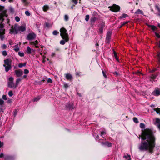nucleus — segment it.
I'll return each instance as SVG.
<instances>
[{
    "mask_svg": "<svg viewBox=\"0 0 160 160\" xmlns=\"http://www.w3.org/2000/svg\"><path fill=\"white\" fill-rule=\"evenodd\" d=\"M142 142L139 149L141 151H146L152 153L155 146V139L152 131L150 129H145L142 133Z\"/></svg>",
    "mask_w": 160,
    "mask_h": 160,
    "instance_id": "nucleus-1",
    "label": "nucleus"
},
{
    "mask_svg": "<svg viewBox=\"0 0 160 160\" xmlns=\"http://www.w3.org/2000/svg\"><path fill=\"white\" fill-rule=\"evenodd\" d=\"M60 36L62 38H69L67 30L64 28H62L60 29Z\"/></svg>",
    "mask_w": 160,
    "mask_h": 160,
    "instance_id": "nucleus-2",
    "label": "nucleus"
},
{
    "mask_svg": "<svg viewBox=\"0 0 160 160\" xmlns=\"http://www.w3.org/2000/svg\"><path fill=\"white\" fill-rule=\"evenodd\" d=\"M4 25L2 23H0V39L3 40L4 38V35L5 34V29H4Z\"/></svg>",
    "mask_w": 160,
    "mask_h": 160,
    "instance_id": "nucleus-3",
    "label": "nucleus"
},
{
    "mask_svg": "<svg viewBox=\"0 0 160 160\" xmlns=\"http://www.w3.org/2000/svg\"><path fill=\"white\" fill-rule=\"evenodd\" d=\"M108 8L113 12H117L120 10V8L119 6L115 4H113L112 6H109Z\"/></svg>",
    "mask_w": 160,
    "mask_h": 160,
    "instance_id": "nucleus-4",
    "label": "nucleus"
},
{
    "mask_svg": "<svg viewBox=\"0 0 160 160\" xmlns=\"http://www.w3.org/2000/svg\"><path fill=\"white\" fill-rule=\"evenodd\" d=\"M9 81L8 82V87L9 88H14L15 85L13 83V78L12 77H10L8 79Z\"/></svg>",
    "mask_w": 160,
    "mask_h": 160,
    "instance_id": "nucleus-5",
    "label": "nucleus"
},
{
    "mask_svg": "<svg viewBox=\"0 0 160 160\" xmlns=\"http://www.w3.org/2000/svg\"><path fill=\"white\" fill-rule=\"evenodd\" d=\"M102 139H100L98 142L101 143V144L104 146H107L108 147H111L112 146V143L108 141L105 142H102L101 141Z\"/></svg>",
    "mask_w": 160,
    "mask_h": 160,
    "instance_id": "nucleus-6",
    "label": "nucleus"
},
{
    "mask_svg": "<svg viewBox=\"0 0 160 160\" xmlns=\"http://www.w3.org/2000/svg\"><path fill=\"white\" fill-rule=\"evenodd\" d=\"M75 106L72 102H68L65 105V108L66 110H72L74 109Z\"/></svg>",
    "mask_w": 160,
    "mask_h": 160,
    "instance_id": "nucleus-7",
    "label": "nucleus"
},
{
    "mask_svg": "<svg viewBox=\"0 0 160 160\" xmlns=\"http://www.w3.org/2000/svg\"><path fill=\"white\" fill-rule=\"evenodd\" d=\"M36 37L35 34L34 33H29L27 36V39L28 40H32Z\"/></svg>",
    "mask_w": 160,
    "mask_h": 160,
    "instance_id": "nucleus-8",
    "label": "nucleus"
},
{
    "mask_svg": "<svg viewBox=\"0 0 160 160\" xmlns=\"http://www.w3.org/2000/svg\"><path fill=\"white\" fill-rule=\"evenodd\" d=\"M154 57L159 65H160V51L158 52L157 53L154 55Z\"/></svg>",
    "mask_w": 160,
    "mask_h": 160,
    "instance_id": "nucleus-9",
    "label": "nucleus"
},
{
    "mask_svg": "<svg viewBox=\"0 0 160 160\" xmlns=\"http://www.w3.org/2000/svg\"><path fill=\"white\" fill-rule=\"evenodd\" d=\"M15 72L17 77H20L23 74L22 71L20 69L15 70Z\"/></svg>",
    "mask_w": 160,
    "mask_h": 160,
    "instance_id": "nucleus-10",
    "label": "nucleus"
},
{
    "mask_svg": "<svg viewBox=\"0 0 160 160\" xmlns=\"http://www.w3.org/2000/svg\"><path fill=\"white\" fill-rule=\"evenodd\" d=\"M10 33L12 34L13 33H14L15 34H17L18 33V30L16 29V27L13 28V26H12L11 27V28L10 29Z\"/></svg>",
    "mask_w": 160,
    "mask_h": 160,
    "instance_id": "nucleus-11",
    "label": "nucleus"
},
{
    "mask_svg": "<svg viewBox=\"0 0 160 160\" xmlns=\"http://www.w3.org/2000/svg\"><path fill=\"white\" fill-rule=\"evenodd\" d=\"M63 40H61L60 42V43L62 45H64L65 44L66 42H68L69 40V38H62Z\"/></svg>",
    "mask_w": 160,
    "mask_h": 160,
    "instance_id": "nucleus-12",
    "label": "nucleus"
},
{
    "mask_svg": "<svg viewBox=\"0 0 160 160\" xmlns=\"http://www.w3.org/2000/svg\"><path fill=\"white\" fill-rule=\"evenodd\" d=\"M153 94L156 96H158L160 95V90L157 88L153 92Z\"/></svg>",
    "mask_w": 160,
    "mask_h": 160,
    "instance_id": "nucleus-13",
    "label": "nucleus"
},
{
    "mask_svg": "<svg viewBox=\"0 0 160 160\" xmlns=\"http://www.w3.org/2000/svg\"><path fill=\"white\" fill-rule=\"evenodd\" d=\"M66 78L68 80L70 81L72 79V76L70 73H66L65 74Z\"/></svg>",
    "mask_w": 160,
    "mask_h": 160,
    "instance_id": "nucleus-14",
    "label": "nucleus"
},
{
    "mask_svg": "<svg viewBox=\"0 0 160 160\" xmlns=\"http://www.w3.org/2000/svg\"><path fill=\"white\" fill-rule=\"evenodd\" d=\"M4 62L5 63V65L7 66H11L12 61L8 59L4 60Z\"/></svg>",
    "mask_w": 160,
    "mask_h": 160,
    "instance_id": "nucleus-15",
    "label": "nucleus"
},
{
    "mask_svg": "<svg viewBox=\"0 0 160 160\" xmlns=\"http://www.w3.org/2000/svg\"><path fill=\"white\" fill-rule=\"evenodd\" d=\"M112 34L111 31H109L107 32L106 39L111 40V36Z\"/></svg>",
    "mask_w": 160,
    "mask_h": 160,
    "instance_id": "nucleus-16",
    "label": "nucleus"
},
{
    "mask_svg": "<svg viewBox=\"0 0 160 160\" xmlns=\"http://www.w3.org/2000/svg\"><path fill=\"white\" fill-rule=\"evenodd\" d=\"M158 75V72H155L151 75V78L152 79H154L156 78V77Z\"/></svg>",
    "mask_w": 160,
    "mask_h": 160,
    "instance_id": "nucleus-17",
    "label": "nucleus"
},
{
    "mask_svg": "<svg viewBox=\"0 0 160 160\" xmlns=\"http://www.w3.org/2000/svg\"><path fill=\"white\" fill-rule=\"evenodd\" d=\"M155 9L157 10L158 12V13H156L157 15L160 17V8L158 5H156L155 6Z\"/></svg>",
    "mask_w": 160,
    "mask_h": 160,
    "instance_id": "nucleus-18",
    "label": "nucleus"
},
{
    "mask_svg": "<svg viewBox=\"0 0 160 160\" xmlns=\"http://www.w3.org/2000/svg\"><path fill=\"white\" fill-rule=\"evenodd\" d=\"M0 15L3 17L5 16L7 17L8 16V15L7 14V11L5 10L3 11L2 12L0 13Z\"/></svg>",
    "mask_w": 160,
    "mask_h": 160,
    "instance_id": "nucleus-19",
    "label": "nucleus"
},
{
    "mask_svg": "<svg viewBox=\"0 0 160 160\" xmlns=\"http://www.w3.org/2000/svg\"><path fill=\"white\" fill-rule=\"evenodd\" d=\"M21 79L20 78H18L16 82L15 85V87L14 88H17V87L18 86L19 82H20L21 81Z\"/></svg>",
    "mask_w": 160,
    "mask_h": 160,
    "instance_id": "nucleus-20",
    "label": "nucleus"
},
{
    "mask_svg": "<svg viewBox=\"0 0 160 160\" xmlns=\"http://www.w3.org/2000/svg\"><path fill=\"white\" fill-rule=\"evenodd\" d=\"M18 30L22 32H23L25 31L26 28L23 26H20L18 28Z\"/></svg>",
    "mask_w": 160,
    "mask_h": 160,
    "instance_id": "nucleus-21",
    "label": "nucleus"
},
{
    "mask_svg": "<svg viewBox=\"0 0 160 160\" xmlns=\"http://www.w3.org/2000/svg\"><path fill=\"white\" fill-rule=\"evenodd\" d=\"M135 13L136 14H141L142 15H143V12L141 10L138 9L136 12H135Z\"/></svg>",
    "mask_w": 160,
    "mask_h": 160,
    "instance_id": "nucleus-22",
    "label": "nucleus"
},
{
    "mask_svg": "<svg viewBox=\"0 0 160 160\" xmlns=\"http://www.w3.org/2000/svg\"><path fill=\"white\" fill-rule=\"evenodd\" d=\"M3 66L5 67V71L6 72H8L12 68L11 66H6V65L4 64L3 65Z\"/></svg>",
    "mask_w": 160,
    "mask_h": 160,
    "instance_id": "nucleus-23",
    "label": "nucleus"
},
{
    "mask_svg": "<svg viewBox=\"0 0 160 160\" xmlns=\"http://www.w3.org/2000/svg\"><path fill=\"white\" fill-rule=\"evenodd\" d=\"M12 158V156L9 155H6L4 157L5 160H10Z\"/></svg>",
    "mask_w": 160,
    "mask_h": 160,
    "instance_id": "nucleus-24",
    "label": "nucleus"
},
{
    "mask_svg": "<svg viewBox=\"0 0 160 160\" xmlns=\"http://www.w3.org/2000/svg\"><path fill=\"white\" fill-rule=\"evenodd\" d=\"M149 27L151 28V29L152 31H155V30H156L157 29H158V28L155 26L153 25H149L148 26Z\"/></svg>",
    "mask_w": 160,
    "mask_h": 160,
    "instance_id": "nucleus-25",
    "label": "nucleus"
},
{
    "mask_svg": "<svg viewBox=\"0 0 160 160\" xmlns=\"http://www.w3.org/2000/svg\"><path fill=\"white\" fill-rule=\"evenodd\" d=\"M49 8L48 6V5H44L43 7V10L44 12H46Z\"/></svg>",
    "mask_w": 160,
    "mask_h": 160,
    "instance_id": "nucleus-26",
    "label": "nucleus"
},
{
    "mask_svg": "<svg viewBox=\"0 0 160 160\" xmlns=\"http://www.w3.org/2000/svg\"><path fill=\"white\" fill-rule=\"evenodd\" d=\"M128 15L126 14H125V13H123L122 14V16H120V17H119V19H122L123 18H126L127 17H128Z\"/></svg>",
    "mask_w": 160,
    "mask_h": 160,
    "instance_id": "nucleus-27",
    "label": "nucleus"
},
{
    "mask_svg": "<svg viewBox=\"0 0 160 160\" xmlns=\"http://www.w3.org/2000/svg\"><path fill=\"white\" fill-rule=\"evenodd\" d=\"M27 52L28 54H30L31 53V49L29 46L27 47Z\"/></svg>",
    "mask_w": 160,
    "mask_h": 160,
    "instance_id": "nucleus-28",
    "label": "nucleus"
},
{
    "mask_svg": "<svg viewBox=\"0 0 160 160\" xmlns=\"http://www.w3.org/2000/svg\"><path fill=\"white\" fill-rule=\"evenodd\" d=\"M26 65V62L23 63H20L18 64V67L20 68H22L23 66H25Z\"/></svg>",
    "mask_w": 160,
    "mask_h": 160,
    "instance_id": "nucleus-29",
    "label": "nucleus"
},
{
    "mask_svg": "<svg viewBox=\"0 0 160 160\" xmlns=\"http://www.w3.org/2000/svg\"><path fill=\"white\" fill-rule=\"evenodd\" d=\"M154 110L157 113L160 114V108H157L154 109Z\"/></svg>",
    "mask_w": 160,
    "mask_h": 160,
    "instance_id": "nucleus-30",
    "label": "nucleus"
},
{
    "mask_svg": "<svg viewBox=\"0 0 160 160\" xmlns=\"http://www.w3.org/2000/svg\"><path fill=\"white\" fill-rule=\"evenodd\" d=\"M133 121L136 123H138L139 122L138 119L136 117H134L133 118Z\"/></svg>",
    "mask_w": 160,
    "mask_h": 160,
    "instance_id": "nucleus-31",
    "label": "nucleus"
},
{
    "mask_svg": "<svg viewBox=\"0 0 160 160\" xmlns=\"http://www.w3.org/2000/svg\"><path fill=\"white\" fill-rule=\"evenodd\" d=\"M103 28H102V27H99V32L100 33L102 34L103 33Z\"/></svg>",
    "mask_w": 160,
    "mask_h": 160,
    "instance_id": "nucleus-32",
    "label": "nucleus"
},
{
    "mask_svg": "<svg viewBox=\"0 0 160 160\" xmlns=\"http://www.w3.org/2000/svg\"><path fill=\"white\" fill-rule=\"evenodd\" d=\"M140 127L141 128H144L145 125L143 123H141L140 124Z\"/></svg>",
    "mask_w": 160,
    "mask_h": 160,
    "instance_id": "nucleus-33",
    "label": "nucleus"
},
{
    "mask_svg": "<svg viewBox=\"0 0 160 160\" xmlns=\"http://www.w3.org/2000/svg\"><path fill=\"white\" fill-rule=\"evenodd\" d=\"M105 23L103 22H100V27H102L104 28V27L105 26Z\"/></svg>",
    "mask_w": 160,
    "mask_h": 160,
    "instance_id": "nucleus-34",
    "label": "nucleus"
},
{
    "mask_svg": "<svg viewBox=\"0 0 160 160\" xmlns=\"http://www.w3.org/2000/svg\"><path fill=\"white\" fill-rule=\"evenodd\" d=\"M52 34L54 35H57V34H59V32L57 31L54 30Z\"/></svg>",
    "mask_w": 160,
    "mask_h": 160,
    "instance_id": "nucleus-35",
    "label": "nucleus"
},
{
    "mask_svg": "<svg viewBox=\"0 0 160 160\" xmlns=\"http://www.w3.org/2000/svg\"><path fill=\"white\" fill-rule=\"evenodd\" d=\"M13 94L11 90L9 91L8 92V95L10 97L12 96H13Z\"/></svg>",
    "mask_w": 160,
    "mask_h": 160,
    "instance_id": "nucleus-36",
    "label": "nucleus"
},
{
    "mask_svg": "<svg viewBox=\"0 0 160 160\" xmlns=\"http://www.w3.org/2000/svg\"><path fill=\"white\" fill-rule=\"evenodd\" d=\"M89 19V15H87L85 17V20L86 21H88Z\"/></svg>",
    "mask_w": 160,
    "mask_h": 160,
    "instance_id": "nucleus-37",
    "label": "nucleus"
},
{
    "mask_svg": "<svg viewBox=\"0 0 160 160\" xmlns=\"http://www.w3.org/2000/svg\"><path fill=\"white\" fill-rule=\"evenodd\" d=\"M155 36L158 38H160V34L156 32H155Z\"/></svg>",
    "mask_w": 160,
    "mask_h": 160,
    "instance_id": "nucleus-38",
    "label": "nucleus"
},
{
    "mask_svg": "<svg viewBox=\"0 0 160 160\" xmlns=\"http://www.w3.org/2000/svg\"><path fill=\"white\" fill-rule=\"evenodd\" d=\"M68 17L67 15H65L64 16V19L65 21H67L68 20Z\"/></svg>",
    "mask_w": 160,
    "mask_h": 160,
    "instance_id": "nucleus-39",
    "label": "nucleus"
},
{
    "mask_svg": "<svg viewBox=\"0 0 160 160\" xmlns=\"http://www.w3.org/2000/svg\"><path fill=\"white\" fill-rule=\"evenodd\" d=\"M18 55L20 57H23L24 56V53L23 52H19L18 53Z\"/></svg>",
    "mask_w": 160,
    "mask_h": 160,
    "instance_id": "nucleus-40",
    "label": "nucleus"
},
{
    "mask_svg": "<svg viewBox=\"0 0 160 160\" xmlns=\"http://www.w3.org/2000/svg\"><path fill=\"white\" fill-rule=\"evenodd\" d=\"M2 53L3 55L4 56H7V53L6 51H3L2 52Z\"/></svg>",
    "mask_w": 160,
    "mask_h": 160,
    "instance_id": "nucleus-41",
    "label": "nucleus"
},
{
    "mask_svg": "<svg viewBox=\"0 0 160 160\" xmlns=\"http://www.w3.org/2000/svg\"><path fill=\"white\" fill-rule=\"evenodd\" d=\"M15 20L16 21L18 22L20 21V18L18 16H16L15 18Z\"/></svg>",
    "mask_w": 160,
    "mask_h": 160,
    "instance_id": "nucleus-42",
    "label": "nucleus"
},
{
    "mask_svg": "<svg viewBox=\"0 0 160 160\" xmlns=\"http://www.w3.org/2000/svg\"><path fill=\"white\" fill-rule=\"evenodd\" d=\"M124 158H126V159H128V158H129L128 159V160H131V158H130V155H127V156H123Z\"/></svg>",
    "mask_w": 160,
    "mask_h": 160,
    "instance_id": "nucleus-43",
    "label": "nucleus"
},
{
    "mask_svg": "<svg viewBox=\"0 0 160 160\" xmlns=\"http://www.w3.org/2000/svg\"><path fill=\"white\" fill-rule=\"evenodd\" d=\"M114 57L115 58V59L116 60L118 61V62H119V60L118 59V56L117 55V54L114 55Z\"/></svg>",
    "mask_w": 160,
    "mask_h": 160,
    "instance_id": "nucleus-44",
    "label": "nucleus"
},
{
    "mask_svg": "<svg viewBox=\"0 0 160 160\" xmlns=\"http://www.w3.org/2000/svg\"><path fill=\"white\" fill-rule=\"evenodd\" d=\"M25 14L27 16H28L30 15V13L28 11H27L25 12Z\"/></svg>",
    "mask_w": 160,
    "mask_h": 160,
    "instance_id": "nucleus-45",
    "label": "nucleus"
},
{
    "mask_svg": "<svg viewBox=\"0 0 160 160\" xmlns=\"http://www.w3.org/2000/svg\"><path fill=\"white\" fill-rule=\"evenodd\" d=\"M23 2V3H24V5L25 6H27L28 5V2L27 1V0H24L22 1Z\"/></svg>",
    "mask_w": 160,
    "mask_h": 160,
    "instance_id": "nucleus-46",
    "label": "nucleus"
},
{
    "mask_svg": "<svg viewBox=\"0 0 160 160\" xmlns=\"http://www.w3.org/2000/svg\"><path fill=\"white\" fill-rule=\"evenodd\" d=\"M29 72V70L27 69H25L24 70V73L25 74H28Z\"/></svg>",
    "mask_w": 160,
    "mask_h": 160,
    "instance_id": "nucleus-47",
    "label": "nucleus"
},
{
    "mask_svg": "<svg viewBox=\"0 0 160 160\" xmlns=\"http://www.w3.org/2000/svg\"><path fill=\"white\" fill-rule=\"evenodd\" d=\"M2 98L3 99L5 100H6L7 99V98L6 97V95H3L2 96Z\"/></svg>",
    "mask_w": 160,
    "mask_h": 160,
    "instance_id": "nucleus-48",
    "label": "nucleus"
},
{
    "mask_svg": "<svg viewBox=\"0 0 160 160\" xmlns=\"http://www.w3.org/2000/svg\"><path fill=\"white\" fill-rule=\"evenodd\" d=\"M114 75H115L116 77L118 76L119 75V74L117 72L115 71L113 73Z\"/></svg>",
    "mask_w": 160,
    "mask_h": 160,
    "instance_id": "nucleus-49",
    "label": "nucleus"
},
{
    "mask_svg": "<svg viewBox=\"0 0 160 160\" xmlns=\"http://www.w3.org/2000/svg\"><path fill=\"white\" fill-rule=\"evenodd\" d=\"M4 101L1 98H0V105H2L3 104Z\"/></svg>",
    "mask_w": 160,
    "mask_h": 160,
    "instance_id": "nucleus-50",
    "label": "nucleus"
},
{
    "mask_svg": "<svg viewBox=\"0 0 160 160\" xmlns=\"http://www.w3.org/2000/svg\"><path fill=\"white\" fill-rule=\"evenodd\" d=\"M111 40L106 39L105 42L106 44H109Z\"/></svg>",
    "mask_w": 160,
    "mask_h": 160,
    "instance_id": "nucleus-51",
    "label": "nucleus"
},
{
    "mask_svg": "<svg viewBox=\"0 0 160 160\" xmlns=\"http://www.w3.org/2000/svg\"><path fill=\"white\" fill-rule=\"evenodd\" d=\"M156 122L157 123L159 124L160 123V119L158 118H157L156 119Z\"/></svg>",
    "mask_w": 160,
    "mask_h": 160,
    "instance_id": "nucleus-52",
    "label": "nucleus"
},
{
    "mask_svg": "<svg viewBox=\"0 0 160 160\" xmlns=\"http://www.w3.org/2000/svg\"><path fill=\"white\" fill-rule=\"evenodd\" d=\"M102 72L103 73V75L104 77L106 78H107V76L105 72L103 70H102Z\"/></svg>",
    "mask_w": 160,
    "mask_h": 160,
    "instance_id": "nucleus-53",
    "label": "nucleus"
},
{
    "mask_svg": "<svg viewBox=\"0 0 160 160\" xmlns=\"http://www.w3.org/2000/svg\"><path fill=\"white\" fill-rule=\"evenodd\" d=\"M47 82L48 83H52V80L51 78H48L47 80Z\"/></svg>",
    "mask_w": 160,
    "mask_h": 160,
    "instance_id": "nucleus-54",
    "label": "nucleus"
},
{
    "mask_svg": "<svg viewBox=\"0 0 160 160\" xmlns=\"http://www.w3.org/2000/svg\"><path fill=\"white\" fill-rule=\"evenodd\" d=\"M17 110H15L14 111V114L13 115L14 116V117H15L16 115H17Z\"/></svg>",
    "mask_w": 160,
    "mask_h": 160,
    "instance_id": "nucleus-55",
    "label": "nucleus"
},
{
    "mask_svg": "<svg viewBox=\"0 0 160 160\" xmlns=\"http://www.w3.org/2000/svg\"><path fill=\"white\" fill-rule=\"evenodd\" d=\"M40 98L39 97H37L34 99V101H37L38 100H39Z\"/></svg>",
    "mask_w": 160,
    "mask_h": 160,
    "instance_id": "nucleus-56",
    "label": "nucleus"
},
{
    "mask_svg": "<svg viewBox=\"0 0 160 160\" xmlns=\"http://www.w3.org/2000/svg\"><path fill=\"white\" fill-rule=\"evenodd\" d=\"M7 46L5 44H4L2 45V48L3 49H6V48H7Z\"/></svg>",
    "mask_w": 160,
    "mask_h": 160,
    "instance_id": "nucleus-57",
    "label": "nucleus"
},
{
    "mask_svg": "<svg viewBox=\"0 0 160 160\" xmlns=\"http://www.w3.org/2000/svg\"><path fill=\"white\" fill-rule=\"evenodd\" d=\"M158 70V69L157 68H154L153 69H152L151 71V72H154L157 71Z\"/></svg>",
    "mask_w": 160,
    "mask_h": 160,
    "instance_id": "nucleus-58",
    "label": "nucleus"
},
{
    "mask_svg": "<svg viewBox=\"0 0 160 160\" xmlns=\"http://www.w3.org/2000/svg\"><path fill=\"white\" fill-rule=\"evenodd\" d=\"M4 8V6L0 5V11L2 10Z\"/></svg>",
    "mask_w": 160,
    "mask_h": 160,
    "instance_id": "nucleus-59",
    "label": "nucleus"
},
{
    "mask_svg": "<svg viewBox=\"0 0 160 160\" xmlns=\"http://www.w3.org/2000/svg\"><path fill=\"white\" fill-rule=\"evenodd\" d=\"M96 140H98V142L99 141V140L100 139H99V136L98 135H97L96 138Z\"/></svg>",
    "mask_w": 160,
    "mask_h": 160,
    "instance_id": "nucleus-60",
    "label": "nucleus"
},
{
    "mask_svg": "<svg viewBox=\"0 0 160 160\" xmlns=\"http://www.w3.org/2000/svg\"><path fill=\"white\" fill-rule=\"evenodd\" d=\"M72 1L75 5H77V2L76 0H72Z\"/></svg>",
    "mask_w": 160,
    "mask_h": 160,
    "instance_id": "nucleus-61",
    "label": "nucleus"
},
{
    "mask_svg": "<svg viewBox=\"0 0 160 160\" xmlns=\"http://www.w3.org/2000/svg\"><path fill=\"white\" fill-rule=\"evenodd\" d=\"M135 74L139 75L140 74H141V73L139 71H138L136 72H135Z\"/></svg>",
    "mask_w": 160,
    "mask_h": 160,
    "instance_id": "nucleus-62",
    "label": "nucleus"
},
{
    "mask_svg": "<svg viewBox=\"0 0 160 160\" xmlns=\"http://www.w3.org/2000/svg\"><path fill=\"white\" fill-rule=\"evenodd\" d=\"M14 50H15L16 52H18L19 50V48H16L14 49Z\"/></svg>",
    "mask_w": 160,
    "mask_h": 160,
    "instance_id": "nucleus-63",
    "label": "nucleus"
},
{
    "mask_svg": "<svg viewBox=\"0 0 160 160\" xmlns=\"http://www.w3.org/2000/svg\"><path fill=\"white\" fill-rule=\"evenodd\" d=\"M157 45L158 46V48H160V41H159L158 43H157Z\"/></svg>",
    "mask_w": 160,
    "mask_h": 160,
    "instance_id": "nucleus-64",
    "label": "nucleus"
}]
</instances>
